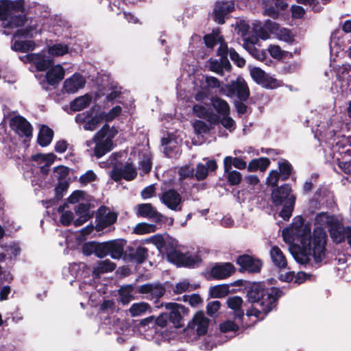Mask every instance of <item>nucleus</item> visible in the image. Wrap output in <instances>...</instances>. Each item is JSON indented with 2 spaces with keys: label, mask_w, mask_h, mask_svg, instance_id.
Masks as SVG:
<instances>
[{
  "label": "nucleus",
  "mask_w": 351,
  "mask_h": 351,
  "mask_svg": "<svg viewBox=\"0 0 351 351\" xmlns=\"http://www.w3.org/2000/svg\"><path fill=\"white\" fill-rule=\"evenodd\" d=\"M33 36L34 33L32 28L19 29L14 35L15 41L11 46L12 49L20 52L32 51L35 47L34 41L26 39L33 38Z\"/></svg>",
  "instance_id": "obj_10"
},
{
  "label": "nucleus",
  "mask_w": 351,
  "mask_h": 351,
  "mask_svg": "<svg viewBox=\"0 0 351 351\" xmlns=\"http://www.w3.org/2000/svg\"><path fill=\"white\" fill-rule=\"evenodd\" d=\"M109 254L108 242L103 243H96L95 254L99 258H104Z\"/></svg>",
  "instance_id": "obj_55"
},
{
  "label": "nucleus",
  "mask_w": 351,
  "mask_h": 351,
  "mask_svg": "<svg viewBox=\"0 0 351 351\" xmlns=\"http://www.w3.org/2000/svg\"><path fill=\"white\" fill-rule=\"evenodd\" d=\"M91 101L92 97L88 94L78 97L71 103V109L73 111H80L88 106Z\"/></svg>",
  "instance_id": "obj_38"
},
{
  "label": "nucleus",
  "mask_w": 351,
  "mask_h": 351,
  "mask_svg": "<svg viewBox=\"0 0 351 351\" xmlns=\"http://www.w3.org/2000/svg\"><path fill=\"white\" fill-rule=\"evenodd\" d=\"M314 279L315 277L312 274L300 271L295 274L293 282L294 283L300 285L306 280H313Z\"/></svg>",
  "instance_id": "obj_58"
},
{
  "label": "nucleus",
  "mask_w": 351,
  "mask_h": 351,
  "mask_svg": "<svg viewBox=\"0 0 351 351\" xmlns=\"http://www.w3.org/2000/svg\"><path fill=\"white\" fill-rule=\"evenodd\" d=\"M69 173V169L64 166H59L54 170V177L61 180L64 179Z\"/></svg>",
  "instance_id": "obj_63"
},
{
  "label": "nucleus",
  "mask_w": 351,
  "mask_h": 351,
  "mask_svg": "<svg viewBox=\"0 0 351 351\" xmlns=\"http://www.w3.org/2000/svg\"><path fill=\"white\" fill-rule=\"evenodd\" d=\"M48 52L53 56H61L69 53V47L65 44L56 43L49 48Z\"/></svg>",
  "instance_id": "obj_46"
},
{
  "label": "nucleus",
  "mask_w": 351,
  "mask_h": 351,
  "mask_svg": "<svg viewBox=\"0 0 351 351\" xmlns=\"http://www.w3.org/2000/svg\"><path fill=\"white\" fill-rule=\"evenodd\" d=\"M282 235L287 243L300 241L298 250L292 252L298 263L306 264L311 258L319 263L325 258L327 235L322 227L317 226L311 234L310 225L304 223L302 218L298 217L290 228L282 231Z\"/></svg>",
  "instance_id": "obj_1"
},
{
  "label": "nucleus",
  "mask_w": 351,
  "mask_h": 351,
  "mask_svg": "<svg viewBox=\"0 0 351 351\" xmlns=\"http://www.w3.org/2000/svg\"><path fill=\"white\" fill-rule=\"evenodd\" d=\"M184 301L187 302L193 307L199 306L202 302V300L197 294H193L191 295H184Z\"/></svg>",
  "instance_id": "obj_60"
},
{
  "label": "nucleus",
  "mask_w": 351,
  "mask_h": 351,
  "mask_svg": "<svg viewBox=\"0 0 351 351\" xmlns=\"http://www.w3.org/2000/svg\"><path fill=\"white\" fill-rule=\"evenodd\" d=\"M86 84V79L79 73H74L72 76L65 80L63 83L64 92L69 94L75 93L79 89L82 88Z\"/></svg>",
  "instance_id": "obj_20"
},
{
  "label": "nucleus",
  "mask_w": 351,
  "mask_h": 351,
  "mask_svg": "<svg viewBox=\"0 0 351 351\" xmlns=\"http://www.w3.org/2000/svg\"><path fill=\"white\" fill-rule=\"evenodd\" d=\"M177 256L178 258V264L180 265L191 267L193 266L196 263L195 258L191 256L178 254Z\"/></svg>",
  "instance_id": "obj_56"
},
{
  "label": "nucleus",
  "mask_w": 351,
  "mask_h": 351,
  "mask_svg": "<svg viewBox=\"0 0 351 351\" xmlns=\"http://www.w3.org/2000/svg\"><path fill=\"white\" fill-rule=\"evenodd\" d=\"M196 288L197 287L195 285L191 284L187 280H184L176 285L173 292L177 294H180L186 291H192Z\"/></svg>",
  "instance_id": "obj_47"
},
{
  "label": "nucleus",
  "mask_w": 351,
  "mask_h": 351,
  "mask_svg": "<svg viewBox=\"0 0 351 351\" xmlns=\"http://www.w3.org/2000/svg\"><path fill=\"white\" fill-rule=\"evenodd\" d=\"M217 169L215 160H210L206 162V165L199 164L196 168L195 177L198 180L205 179L208 171H213Z\"/></svg>",
  "instance_id": "obj_32"
},
{
  "label": "nucleus",
  "mask_w": 351,
  "mask_h": 351,
  "mask_svg": "<svg viewBox=\"0 0 351 351\" xmlns=\"http://www.w3.org/2000/svg\"><path fill=\"white\" fill-rule=\"evenodd\" d=\"M269 254L272 263L276 267L280 269H285L287 267V258L282 250L278 246H272Z\"/></svg>",
  "instance_id": "obj_30"
},
{
  "label": "nucleus",
  "mask_w": 351,
  "mask_h": 351,
  "mask_svg": "<svg viewBox=\"0 0 351 351\" xmlns=\"http://www.w3.org/2000/svg\"><path fill=\"white\" fill-rule=\"evenodd\" d=\"M223 164L226 172L230 170L232 166L239 169H243L246 167V162L241 158L232 157L230 156H226L224 158Z\"/></svg>",
  "instance_id": "obj_37"
},
{
  "label": "nucleus",
  "mask_w": 351,
  "mask_h": 351,
  "mask_svg": "<svg viewBox=\"0 0 351 351\" xmlns=\"http://www.w3.org/2000/svg\"><path fill=\"white\" fill-rule=\"evenodd\" d=\"M337 79L333 83L331 89L337 93L342 95H346L351 82V66L343 64L336 71Z\"/></svg>",
  "instance_id": "obj_7"
},
{
  "label": "nucleus",
  "mask_w": 351,
  "mask_h": 351,
  "mask_svg": "<svg viewBox=\"0 0 351 351\" xmlns=\"http://www.w3.org/2000/svg\"><path fill=\"white\" fill-rule=\"evenodd\" d=\"M280 174L276 170H272L269 172L266 180V184L271 186H276L279 181Z\"/></svg>",
  "instance_id": "obj_57"
},
{
  "label": "nucleus",
  "mask_w": 351,
  "mask_h": 351,
  "mask_svg": "<svg viewBox=\"0 0 351 351\" xmlns=\"http://www.w3.org/2000/svg\"><path fill=\"white\" fill-rule=\"evenodd\" d=\"M252 29L253 32L263 40H267L269 38V33L266 30L267 29L265 25L262 27L260 21H255L252 23Z\"/></svg>",
  "instance_id": "obj_52"
},
{
  "label": "nucleus",
  "mask_w": 351,
  "mask_h": 351,
  "mask_svg": "<svg viewBox=\"0 0 351 351\" xmlns=\"http://www.w3.org/2000/svg\"><path fill=\"white\" fill-rule=\"evenodd\" d=\"M278 168L282 180H287L291 173L292 167L291 165L285 160H280L278 162Z\"/></svg>",
  "instance_id": "obj_48"
},
{
  "label": "nucleus",
  "mask_w": 351,
  "mask_h": 351,
  "mask_svg": "<svg viewBox=\"0 0 351 351\" xmlns=\"http://www.w3.org/2000/svg\"><path fill=\"white\" fill-rule=\"evenodd\" d=\"M165 308L169 311V319L176 327H179L181 325L182 317L189 313V310L186 308L177 303H167L165 305Z\"/></svg>",
  "instance_id": "obj_19"
},
{
  "label": "nucleus",
  "mask_w": 351,
  "mask_h": 351,
  "mask_svg": "<svg viewBox=\"0 0 351 351\" xmlns=\"http://www.w3.org/2000/svg\"><path fill=\"white\" fill-rule=\"evenodd\" d=\"M237 329L238 324L230 320H228L220 325V330L223 332L236 331Z\"/></svg>",
  "instance_id": "obj_61"
},
{
  "label": "nucleus",
  "mask_w": 351,
  "mask_h": 351,
  "mask_svg": "<svg viewBox=\"0 0 351 351\" xmlns=\"http://www.w3.org/2000/svg\"><path fill=\"white\" fill-rule=\"evenodd\" d=\"M280 293L277 288L265 289L261 285L252 287L247 293L248 299L252 305L247 311V316H254L256 321L263 319L276 306Z\"/></svg>",
  "instance_id": "obj_2"
},
{
  "label": "nucleus",
  "mask_w": 351,
  "mask_h": 351,
  "mask_svg": "<svg viewBox=\"0 0 351 351\" xmlns=\"http://www.w3.org/2000/svg\"><path fill=\"white\" fill-rule=\"evenodd\" d=\"M75 120L78 123H84L85 130L93 131L98 125L104 121L101 112L93 115V110H89L84 113L78 114L75 117Z\"/></svg>",
  "instance_id": "obj_12"
},
{
  "label": "nucleus",
  "mask_w": 351,
  "mask_h": 351,
  "mask_svg": "<svg viewBox=\"0 0 351 351\" xmlns=\"http://www.w3.org/2000/svg\"><path fill=\"white\" fill-rule=\"evenodd\" d=\"M75 211L77 216V218L73 221L75 226L82 225L93 217V213L90 210L88 204L80 203L75 206Z\"/></svg>",
  "instance_id": "obj_26"
},
{
  "label": "nucleus",
  "mask_w": 351,
  "mask_h": 351,
  "mask_svg": "<svg viewBox=\"0 0 351 351\" xmlns=\"http://www.w3.org/2000/svg\"><path fill=\"white\" fill-rule=\"evenodd\" d=\"M219 93L229 97H232L235 94L241 101H246L250 96V90L245 81L241 77H238L235 81H232L230 84L225 88L221 87Z\"/></svg>",
  "instance_id": "obj_8"
},
{
  "label": "nucleus",
  "mask_w": 351,
  "mask_h": 351,
  "mask_svg": "<svg viewBox=\"0 0 351 351\" xmlns=\"http://www.w3.org/2000/svg\"><path fill=\"white\" fill-rule=\"evenodd\" d=\"M126 241L123 239L114 240L108 242L109 254L114 259L120 258L124 252V247Z\"/></svg>",
  "instance_id": "obj_31"
},
{
  "label": "nucleus",
  "mask_w": 351,
  "mask_h": 351,
  "mask_svg": "<svg viewBox=\"0 0 351 351\" xmlns=\"http://www.w3.org/2000/svg\"><path fill=\"white\" fill-rule=\"evenodd\" d=\"M243 302V299L237 295L229 297L226 300L227 306L233 311L236 321L241 320L244 315V311L241 308Z\"/></svg>",
  "instance_id": "obj_29"
},
{
  "label": "nucleus",
  "mask_w": 351,
  "mask_h": 351,
  "mask_svg": "<svg viewBox=\"0 0 351 351\" xmlns=\"http://www.w3.org/2000/svg\"><path fill=\"white\" fill-rule=\"evenodd\" d=\"M347 128L344 125L341 117L333 116L327 123V128L324 131L319 132V135L326 140L332 139L335 136H343V132Z\"/></svg>",
  "instance_id": "obj_11"
},
{
  "label": "nucleus",
  "mask_w": 351,
  "mask_h": 351,
  "mask_svg": "<svg viewBox=\"0 0 351 351\" xmlns=\"http://www.w3.org/2000/svg\"><path fill=\"white\" fill-rule=\"evenodd\" d=\"M235 3L232 0L218 1L216 3L213 12V19L215 22L223 24L226 18L234 10Z\"/></svg>",
  "instance_id": "obj_14"
},
{
  "label": "nucleus",
  "mask_w": 351,
  "mask_h": 351,
  "mask_svg": "<svg viewBox=\"0 0 351 351\" xmlns=\"http://www.w3.org/2000/svg\"><path fill=\"white\" fill-rule=\"evenodd\" d=\"M249 68L250 74L253 80L262 87L267 89H274L282 86L281 81L265 73L261 68L256 66H249Z\"/></svg>",
  "instance_id": "obj_9"
},
{
  "label": "nucleus",
  "mask_w": 351,
  "mask_h": 351,
  "mask_svg": "<svg viewBox=\"0 0 351 351\" xmlns=\"http://www.w3.org/2000/svg\"><path fill=\"white\" fill-rule=\"evenodd\" d=\"M117 219V215L113 212H110L108 208L101 207L98 210L97 216V225L95 228L97 231H101L104 228L114 223Z\"/></svg>",
  "instance_id": "obj_17"
},
{
  "label": "nucleus",
  "mask_w": 351,
  "mask_h": 351,
  "mask_svg": "<svg viewBox=\"0 0 351 351\" xmlns=\"http://www.w3.org/2000/svg\"><path fill=\"white\" fill-rule=\"evenodd\" d=\"M315 223L318 226H326L335 242L340 243L344 239L346 229L335 217L324 213H319L316 216Z\"/></svg>",
  "instance_id": "obj_6"
},
{
  "label": "nucleus",
  "mask_w": 351,
  "mask_h": 351,
  "mask_svg": "<svg viewBox=\"0 0 351 351\" xmlns=\"http://www.w3.org/2000/svg\"><path fill=\"white\" fill-rule=\"evenodd\" d=\"M122 112V108L119 105L112 107L108 112H101L104 121L110 122L119 117Z\"/></svg>",
  "instance_id": "obj_51"
},
{
  "label": "nucleus",
  "mask_w": 351,
  "mask_h": 351,
  "mask_svg": "<svg viewBox=\"0 0 351 351\" xmlns=\"http://www.w3.org/2000/svg\"><path fill=\"white\" fill-rule=\"evenodd\" d=\"M237 263L241 269L249 272H258L260 271L262 263L249 255H241L237 258Z\"/></svg>",
  "instance_id": "obj_22"
},
{
  "label": "nucleus",
  "mask_w": 351,
  "mask_h": 351,
  "mask_svg": "<svg viewBox=\"0 0 351 351\" xmlns=\"http://www.w3.org/2000/svg\"><path fill=\"white\" fill-rule=\"evenodd\" d=\"M234 271L233 265L230 263L216 264L210 269L211 276L217 280L225 279Z\"/></svg>",
  "instance_id": "obj_24"
},
{
  "label": "nucleus",
  "mask_w": 351,
  "mask_h": 351,
  "mask_svg": "<svg viewBox=\"0 0 351 351\" xmlns=\"http://www.w3.org/2000/svg\"><path fill=\"white\" fill-rule=\"evenodd\" d=\"M72 273L75 274V278L78 280H83L88 276L90 270L85 265H72L70 268Z\"/></svg>",
  "instance_id": "obj_44"
},
{
  "label": "nucleus",
  "mask_w": 351,
  "mask_h": 351,
  "mask_svg": "<svg viewBox=\"0 0 351 351\" xmlns=\"http://www.w3.org/2000/svg\"><path fill=\"white\" fill-rule=\"evenodd\" d=\"M229 286L227 285H219L210 287L209 295L213 298H221L226 296L229 293Z\"/></svg>",
  "instance_id": "obj_42"
},
{
  "label": "nucleus",
  "mask_w": 351,
  "mask_h": 351,
  "mask_svg": "<svg viewBox=\"0 0 351 351\" xmlns=\"http://www.w3.org/2000/svg\"><path fill=\"white\" fill-rule=\"evenodd\" d=\"M230 59L239 67H243L245 64L244 58H241L239 54L234 49H229Z\"/></svg>",
  "instance_id": "obj_59"
},
{
  "label": "nucleus",
  "mask_w": 351,
  "mask_h": 351,
  "mask_svg": "<svg viewBox=\"0 0 351 351\" xmlns=\"http://www.w3.org/2000/svg\"><path fill=\"white\" fill-rule=\"evenodd\" d=\"M136 214L138 216L153 219L156 221L160 220L162 215H160L151 204H141L136 206Z\"/></svg>",
  "instance_id": "obj_27"
},
{
  "label": "nucleus",
  "mask_w": 351,
  "mask_h": 351,
  "mask_svg": "<svg viewBox=\"0 0 351 351\" xmlns=\"http://www.w3.org/2000/svg\"><path fill=\"white\" fill-rule=\"evenodd\" d=\"M53 136V130L46 125H43L38 136V143L42 147H46L50 144Z\"/></svg>",
  "instance_id": "obj_35"
},
{
  "label": "nucleus",
  "mask_w": 351,
  "mask_h": 351,
  "mask_svg": "<svg viewBox=\"0 0 351 351\" xmlns=\"http://www.w3.org/2000/svg\"><path fill=\"white\" fill-rule=\"evenodd\" d=\"M10 127L19 136L30 137L32 136L31 124L21 115H14L10 119Z\"/></svg>",
  "instance_id": "obj_13"
},
{
  "label": "nucleus",
  "mask_w": 351,
  "mask_h": 351,
  "mask_svg": "<svg viewBox=\"0 0 351 351\" xmlns=\"http://www.w3.org/2000/svg\"><path fill=\"white\" fill-rule=\"evenodd\" d=\"M147 256V251L145 247H138L134 253V257L137 263H143Z\"/></svg>",
  "instance_id": "obj_64"
},
{
  "label": "nucleus",
  "mask_w": 351,
  "mask_h": 351,
  "mask_svg": "<svg viewBox=\"0 0 351 351\" xmlns=\"http://www.w3.org/2000/svg\"><path fill=\"white\" fill-rule=\"evenodd\" d=\"M264 15L273 19L278 18L281 10L287 7V3L284 0H264Z\"/></svg>",
  "instance_id": "obj_21"
},
{
  "label": "nucleus",
  "mask_w": 351,
  "mask_h": 351,
  "mask_svg": "<svg viewBox=\"0 0 351 351\" xmlns=\"http://www.w3.org/2000/svg\"><path fill=\"white\" fill-rule=\"evenodd\" d=\"M64 69L61 65H51V67L47 69L45 78L49 84L55 85L64 78Z\"/></svg>",
  "instance_id": "obj_28"
},
{
  "label": "nucleus",
  "mask_w": 351,
  "mask_h": 351,
  "mask_svg": "<svg viewBox=\"0 0 351 351\" xmlns=\"http://www.w3.org/2000/svg\"><path fill=\"white\" fill-rule=\"evenodd\" d=\"M117 134L114 128L105 124L94 136L92 141L87 142V146L95 144V154H106L113 147L112 139Z\"/></svg>",
  "instance_id": "obj_5"
},
{
  "label": "nucleus",
  "mask_w": 351,
  "mask_h": 351,
  "mask_svg": "<svg viewBox=\"0 0 351 351\" xmlns=\"http://www.w3.org/2000/svg\"><path fill=\"white\" fill-rule=\"evenodd\" d=\"M221 302L219 301L215 300L209 302L206 306L207 313L210 316H214L216 314V313L219 310Z\"/></svg>",
  "instance_id": "obj_62"
},
{
  "label": "nucleus",
  "mask_w": 351,
  "mask_h": 351,
  "mask_svg": "<svg viewBox=\"0 0 351 351\" xmlns=\"http://www.w3.org/2000/svg\"><path fill=\"white\" fill-rule=\"evenodd\" d=\"M133 287L132 285H127L121 287L119 289V294L121 297V302L123 304H127L132 298Z\"/></svg>",
  "instance_id": "obj_50"
},
{
  "label": "nucleus",
  "mask_w": 351,
  "mask_h": 351,
  "mask_svg": "<svg viewBox=\"0 0 351 351\" xmlns=\"http://www.w3.org/2000/svg\"><path fill=\"white\" fill-rule=\"evenodd\" d=\"M160 199L167 208L172 210L180 211L182 210V196L173 189H169L164 192L160 197Z\"/></svg>",
  "instance_id": "obj_15"
},
{
  "label": "nucleus",
  "mask_w": 351,
  "mask_h": 351,
  "mask_svg": "<svg viewBox=\"0 0 351 351\" xmlns=\"http://www.w3.org/2000/svg\"><path fill=\"white\" fill-rule=\"evenodd\" d=\"M115 267V264L109 260L99 261L93 268V275L98 278L101 274L113 271Z\"/></svg>",
  "instance_id": "obj_36"
},
{
  "label": "nucleus",
  "mask_w": 351,
  "mask_h": 351,
  "mask_svg": "<svg viewBox=\"0 0 351 351\" xmlns=\"http://www.w3.org/2000/svg\"><path fill=\"white\" fill-rule=\"evenodd\" d=\"M111 178L119 181L121 178L126 180H132L137 175L136 169L130 163H126L124 166L116 165L111 171Z\"/></svg>",
  "instance_id": "obj_16"
},
{
  "label": "nucleus",
  "mask_w": 351,
  "mask_h": 351,
  "mask_svg": "<svg viewBox=\"0 0 351 351\" xmlns=\"http://www.w3.org/2000/svg\"><path fill=\"white\" fill-rule=\"evenodd\" d=\"M147 312H150V306L145 302L134 303L130 308V313L132 317L141 316Z\"/></svg>",
  "instance_id": "obj_43"
},
{
  "label": "nucleus",
  "mask_w": 351,
  "mask_h": 351,
  "mask_svg": "<svg viewBox=\"0 0 351 351\" xmlns=\"http://www.w3.org/2000/svg\"><path fill=\"white\" fill-rule=\"evenodd\" d=\"M66 204L60 206L58 212L61 213L60 222L64 226H69L73 221V214L71 210H66Z\"/></svg>",
  "instance_id": "obj_45"
},
{
  "label": "nucleus",
  "mask_w": 351,
  "mask_h": 351,
  "mask_svg": "<svg viewBox=\"0 0 351 351\" xmlns=\"http://www.w3.org/2000/svg\"><path fill=\"white\" fill-rule=\"evenodd\" d=\"M156 230V226L154 224L147 223H140L137 224L134 232L138 234H145L148 233L154 232Z\"/></svg>",
  "instance_id": "obj_49"
},
{
  "label": "nucleus",
  "mask_w": 351,
  "mask_h": 351,
  "mask_svg": "<svg viewBox=\"0 0 351 351\" xmlns=\"http://www.w3.org/2000/svg\"><path fill=\"white\" fill-rule=\"evenodd\" d=\"M138 292L145 294L147 299H158L165 293V288L159 284H146L138 288Z\"/></svg>",
  "instance_id": "obj_25"
},
{
  "label": "nucleus",
  "mask_w": 351,
  "mask_h": 351,
  "mask_svg": "<svg viewBox=\"0 0 351 351\" xmlns=\"http://www.w3.org/2000/svg\"><path fill=\"white\" fill-rule=\"evenodd\" d=\"M265 26L271 34H275L278 39L289 43L293 41V36L290 30L280 27L278 23L267 20Z\"/></svg>",
  "instance_id": "obj_18"
},
{
  "label": "nucleus",
  "mask_w": 351,
  "mask_h": 351,
  "mask_svg": "<svg viewBox=\"0 0 351 351\" xmlns=\"http://www.w3.org/2000/svg\"><path fill=\"white\" fill-rule=\"evenodd\" d=\"M270 161L267 158L262 157L258 159L252 160L247 166L249 171H256L260 170L264 171L269 165Z\"/></svg>",
  "instance_id": "obj_40"
},
{
  "label": "nucleus",
  "mask_w": 351,
  "mask_h": 351,
  "mask_svg": "<svg viewBox=\"0 0 351 351\" xmlns=\"http://www.w3.org/2000/svg\"><path fill=\"white\" fill-rule=\"evenodd\" d=\"M230 64L227 58H220L219 60H210L209 61V69L210 71L223 75V71L230 70Z\"/></svg>",
  "instance_id": "obj_33"
},
{
  "label": "nucleus",
  "mask_w": 351,
  "mask_h": 351,
  "mask_svg": "<svg viewBox=\"0 0 351 351\" xmlns=\"http://www.w3.org/2000/svg\"><path fill=\"white\" fill-rule=\"evenodd\" d=\"M189 323L190 327H193L197 332V334L202 336L204 335L207 332L209 320L205 316L204 312L199 311L194 315Z\"/></svg>",
  "instance_id": "obj_23"
},
{
  "label": "nucleus",
  "mask_w": 351,
  "mask_h": 351,
  "mask_svg": "<svg viewBox=\"0 0 351 351\" xmlns=\"http://www.w3.org/2000/svg\"><path fill=\"white\" fill-rule=\"evenodd\" d=\"M222 36L218 33L213 32V34L204 36L205 44L208 47H213L219 42H221Z\"/></svg>",
  "instance_id": "obj_53"
},
{
  "label": "nucleus",
  "mask_w": 351,
  "mask_h": 351,
  "mask_svg": "<svg viewBox=\"0 0 351 351\" xmlns=\"http://www.w3.org/2000/svg\"><path fill=\"white\" fill-rule=\"evenodd\" d=\"M211 104L215 110L221 115H230V109L226 101L215 97L211 99Z\"/></svg>",
  "instance_id": "obj_39"
},
{
  "label": "nucleus",
  "mask_w": 351,
  "mask_h": 351,
  "mask_svg": "<svg viewBox=\"0 0 351 351\" xmlns=\"http://www.w3.org/2000/svg\"><path fill=\"white\" fill-rule=\"evenodd\" d=\"M23 0H0V21H3L1 32L5 35L12 34L14 28L22 26L25 21Z\"/></svg>",
  "instance_id": "obj_3"
},
{
  "label": "nucleus",
  "mask_w": 351,
  "mask_h": 351,
  "mask_svg": "<svg viewBox=\"0 0 351 351\" xmlns=\"http://www.w3.org/2000/svg\"><path fill=\"white\" fill-rule=\"evenodd\" d=\"M161 146L164 154H168L171 152H178V141L173 134H169L167 137H163L161 139Z\"/></svg>",
  "instance_id": "obj_34"
},
{
  "label": "nucleus",
  "mask_w": 351,
  "mask_h": 351,
  "mask_svg": "<svg viewBox=\"0 0 351 351\" xmlns=\"http://www.w3.org/2000/svg\"><path fill=\"white\" fill-rule=\"evenodd\" d=\"M36 58L34 60L33 64L38 71H46L53 64V61L41 53H36Z\"/></svg>",
  "instance_id": "obj_41"
},
{
  "label": "nucleus",
  "mask_w": 351,
  "mask_h": 351,
  "mask_svg": "<svg viewBox=\"0 0 351 351\" xmlns=\"http://www.w3.org/2000/svg\"><path fill=\"white\" fill-rule=\"evenodd\" d=\"M227 173V179L230 184L238 185L241 183L242 176L239 171L229 170Z\"/></svg>",
  "instance_id": "obj_54"
},
{
  "label": "nucleus",
  "mask_w": 351,
  "mask_h": 351,
  "mask_svg": "<svg viewBox=\"0 0 351 351\" xmlns=\"http://www.w3.org/2000/svg\"><path fill=\"white\" fill-rule=\"evenodd\" d=\"M271 200L276 206H282L280 216L285 220H288L292 215L295 197L291 194V187L285 184L272 191Z\"/></svg>",
  "instance_id": "obj_4"
}]
</instances>
